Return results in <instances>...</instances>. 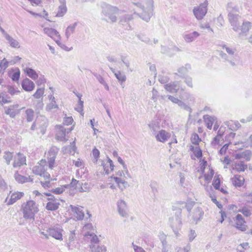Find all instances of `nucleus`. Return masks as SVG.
Instances as JSON below:
<instances>
[{"label":"nucleus","mask_w":252,"mask_h":252,"mask_svg":"<svg viewBox=\"0 0 252 252\" xmlns=\"http://www.w3.org/2000/svg\"><path fill=\"white\" fill-rule=\"evenodd\" d=\"M46 158L41 159L34 165L32 171L33 173L37 175H41L44 174L47 170L46 167L48 166L50 169H53L56 166V154L55 152L52 150H49L46 154Z\"/></svg>","instance_id":"1"},{"label":"nucleus","mask_w":252,"mask_h":252,"mask_svg":"<svg viewBox=\"0 0 252 252\" xmlns=\"http://www.w3.org/2000/svg\"><path fill=\"white\" fill-rule=\"evenodd\" d=\"M131 179V176L127 171L126 173L123 171H119L117 173V176H112L109 178L108 184L112 189H115L118 187L123 190L129 186V181Z\"/></svg>","instance_id":"2"},{"label":"nucleus","mask_w":252,"mask_h":252,"mask_svg":"<svg viewBox=\"0 0 252 252\" xmlns=\"http://www.w3.org/2000/svg\"><path fill=\"white\" fill-rule=\"evenodd\" d=\"M197 171L200 174L199 179H203L206 185H208L211 183L215 174L213 168L211 166L208 165L207 161L204 159L199 160V166Z\"/></svg>","instance_id":"3"},{"label":"nucleus","mask_w":252,"mask_h":252,"mask_svg":"<svg viewBox=\"0 0 252 252\" xmlns=\"http://www.w3.org/2000/svg\"><path fill=\"white\" fill-rule=\"evenodd\" d=\"M21 211L25 219L34 220L35 215L38 213L39 209L35 201L29 200L22 205Z\"/></svg>","instance_id":"4"},{"label":"nucleus","mask_w":252,"mask_h":252,"mask_svg":"<svg viewBox=\"0 0 252 252\" xmlns=\"http://www.w3.org/2000/svg\"><path fill=\"white\" fill-rule=\"evenodd\" d=\"M74 125L71 126L70 128H65L62 125L56 126V138L57 140L66 141V136L71 132L74 128Z\"/></svg>","instance_id":"5"},{"label":"nucleus","mask_w":252,"mask_h":252,"mask_svg":"<svg viewBox=\"0 0 252 252\" xmlns=\"http://www.w3.org/2000/svg\"><path fill=\"white\" fill-rule=\"evenodd\" d=\"M44 195L48 196L47 203L45 208L48 211H56L58 209L60 203L55 196L49 193H45Z\"/></svg>","instance_id":"6"},{"label":"nucleus","mask_w":252,"mask_h":252,"mask_svg":"<svg viewBox=\"0 0 252 252\" xmlns=\"http://www.w3.org/2000/svg\"><path fill=\"white\" fill-rule=\"evenodd\" d=\"M39 180L43 189H47L52 187V181H56L57 179L52 178L51 175L46 171L39 176Z\"/></svg>","instance_id":"7"},{"label":"nucleus","mask_w":252,"mask_h":252,"mask_svg":"<svg viewBox=\"0 0 252 252\" xmlns=\"http://www.w3.org/2000/svg\"><path fill=\"white\" fill-rule=\"evenodd\" d=\"M208 3L205 1L199 4V6L195 7L193 9V13L197 19L200 20L204 18L207 12V6Z\"/></svg>","instance_id":"8"},{"label":"nucleus","mask_w":252,"mask_h":252,"mask_svg":"<svg viewBox=\"0 0 252 252\" xmlns=\"http://www.w3.org/2000/svg\"><path fill=\"white\" fill-rule=\"evenodd\" d=\"M221 183V176L220 175H216L213 179L212 185L214 189L220 191L222 194H228V191L226 186H223L220 188Z\"/></svg>","instance_id":"9"},{"label":"nucleus","mask_w":252,"mask_h":252,"mask_svg":"<svg viewBox=\"0 0 252 252\" xmlns=\"http://www.w3.org/2000/svg\"><path fill=\"white\" fill-rule=\"evenodd\" d=\"M234 221L236 229L242 231H245L247 229L246 222L241 215H237L235 216Z\"/></svg>","instance_id":"10"},{"label":"nucleus","mask_w":252,"mask_h":252,"mask_svg":"<svg viewBox=\"0 0 252 252\" xmlns=\"http://www.w3.org/2000/svg\"><path fill=\"white\" fill-rule=\"evenodd\" d=\"M189 150L191 152L190 157L193 159L196 158L200 159L203 156L202 151L199 145H190Z\"/></svg>","instance_id":"11"},{"label":"nucleus","mask_w":252,"mask_h":252,"mask_svg":"<svg viewBox=\"0 0 252 252\" xmlns=\"http://www.w3.org/2000/svg\"><path fill=\"white\" fill-rule=\"evenodd\" d=\"M71 213L77 220H82L85 216L84 213L82 210L83 207L79 206L70 205Z\"/></svg>","instance_id":"12"},{"label":"nucleus","mask_w":252,"mask_h":252,"mask_svg":"<svg viewBox=\"0 0 252 252\" xmlns=\"http://www.w3.org/2000/svg\"><path fill=\"white\" fill-rule=\"evenodd\" d=\"M24 165H26V157L21 153H17L13 158V167L17 168Z\"/></svg>","instance_id":"13"},{"label":"nucleus","mask_w":252,"mask_h":252,"mask_svg":"<svg viewBox=\"0 0 252 252\" xmlns=\"http://www.w3.org/2000/svg\"><path fill=\"white\" fill-rule=\"evenodd\" d=\"M231 181L232 184L235 187L243 186L246 182L244 176L239 174L234 175L233 177L231 178Z\"/></svg>","instance_id":"14"},{"label":"nucleus","mask_w":252,"mask_h":252,"mask_svg":"<svg viewBox=\"0 0 252 252\" xmlns=\"http://www.w3.org/2000/svg\"><path fill=\"white\" fill-rule=\"evenodd\" d=\"M103 170L106 174H109L113 171L114 168V165L112 160L110 158L103 160L102 162Z\"/></svg>","instance_id":"15"},{"label":"nucleus","mask_w":252,"mask_h":252,"mask_svg":"<svg viewBox=\"0 0 252 252\" xmlns=\"http://www.w3.org/2000/svg\"><path fill=\"white\" fill-rule=\"evenodd\" d=\"M24 195V193L23 192L18 191L13 192L9 198H7V204L11 205L15 203L17 200L21 199Z\"/></svg>","instance_id":"16"},{"label":"nucleus","mask_w":252,"mask_h":252,"mask_svg":"<svg viewBox=\"0 0 252 252\" xmlns=\"http://www.w3.org/2000/svg\"><path fill=\"white\" fill-rule=\"evenodd\" d=\"M43 31L48 36L53 38L55 41L58 42L60 39V35L56 30L50 28H45Z\"/></svg>","instance_id":"17"},{"label":"nucleus","mask_w":252,"mask_h":252,"mask_svg":"<svg viewBox=\"0 0 252 252\" xmlns=\"http://www.w3.org/2000/svg\"><path fill=\"white\" fill-rule=\"evenodd\" d=\"M22 88L26 91H32L35 88V84L29 78L24 79L21 83Z\"/></svg>","instance_id":"18"},{"label":"nucleus","mask_w":252,"mask_h":252,"mask_svg":"<svg viewBox=\"0 0 252 252\" xmlns=\"http://www.w3.org/2000/svg\"><path fill=\"white\" fill-rule=\"evenodd\" d=\"M170 134L166 130L162 129L158 131V132L156 136V139L160 142L164 143L170 137Z\"/></svg>","instance_id":"19"},{"label":"nucleus","mask_w":252,"mask_h":252,"mask_svg":"<svg viewBox=\"0 0 252 252\" xmlns=\"http://www.w3.org/2000/svg\"><path fill=\"white\" fill-rule=\"evenodd\" d=\"M251 153L250 150L241 152L234 155V158L235 159H245L246 160H250Z\"/></svg>","instance_id":"20"},{"label":"nucleus","mask_w":252,"mask_h":252,"mask_svg":"<svg viewBox=\"0 0 252 252\" xmlns=\"http://www.w3.org/2000/svg\"><path fill=\"white\" fill-rule=\"evenodd\" d=\"M63 230L60 229H50L49 231V234L57 240L63 239Z\"/></svg>","instance_id":"21"},{"label":"nucleus","mask_w":252,"mask_h":252,"mask_svg":"<svg viewBox=\"0 0 252 252\" xmlns=\"http://www.w3.org/2000/svg\"><path fill=\"white\" fill-rule=\"evenodd\" d=\"M247 169L248 165L244 161H240L234 164L233 169L239 173L240 172H244Z\"/></svg>","instance_id":"22"},{"label":"nucleus","mask_w":252,"mask_h":252,"mask_svg":"<svg viewBox=\"0 0 252 252\" xmlns=\"http://www.w3.org/2000/svg\"><path fill=\"white\" fill-rule=\"evenodd\" d=\"M203 119L207 127L209 129H211L215 120L214 118L212 117V116L206 115L204 116Z\"/></svg>","instance_id":"23"},{"label":"nucleus","mask_w":252,"mask_h":252,"mask_svg":"<svg viewBox=\"0 0 252 252\" xmlns=\"http://www.w3.org/2000/svg\"><path fill=\"white\" fill-rule=\"evenodd\" d=\"M25 74L32 79H36L38 77V74L36 71L32 68L27 67L24 69Z\"/></svg>","instance_id":"24"},{"label":"nucleus","mask_w":252,"mask_h":252,"mask_svg":"<svg viewBox=\"0 0 252 252\" xmlns=\"http://www.w3.org/2000/svg\"><path fill=\"white\" fill-rule=\"evenodd\" d=\"M67 10L65 3H62L59 7L56 16L59 17H63L66 13Z\"/></svg>","instance_id":"25"},{"label":"nucleus","mask_w":252,"mask_h":252,"mask_svg":"<svg viewBox=\"0 0 252 252\" xmlns=\"http://www.w3.org/2000/svg\"><path fill=\"white\" fill-rule=\"evenodd\" d=\"M191 145H199L200 142L201 141V139L199 138V136L196 133L191 134L190 138Z\"/></svg>","instance_id":"26"},{"label":"nucleus","mask_w":252,"mask_h":252,"mask_svg":"<svg viewBox=\"0 0 252 252\" xmlns=\"http://www.w3.org/2000/svg\"><path fill=\"white\" fill-rule=\"evenodd\" d=\"M224 128H222V127L220 128L219 130L218 131V135L216 137H215L212 142V144L213 145H217L219 144V143L218 142V140H219L220 139H222V136L224 133Z\"/></svg>","instance_id":"27"},{"label":"nucleus","mask_w":252,"mask_h":252,"mask_svg":"<svg viewBox=\"0 0 252 252\" xmlns=\"http://www.w3.org/2000/svg\"><path fill=\"white\" fill-rule=\"evenodd\" d=\"M199 35V33L194 32L192 33L186 34L185 38L187 42H190L193 41L195 38L198 37Z\"/></svg>","instance_id":"28"},{"label":"nucleus","mask_w":252,"mask_h":252,"mask_svg":"<svg viewBox=\"0 0 252 252\" xmlns=\"http://www.w3.org/2000/svg\"><path fill=\"white\" fill-rule=\"evenodd\" d=\"M68 186V185H67L61 186L60 187L52 189L51 192L55 194H62L63 192L65 191V189L67 188Z\"/></svg>","instance_id":"29"},{"label":"nucleus","mask_w":252,"mask_h":252,"mask_svg":"<svg viewBox=\"0 0 252 252\" xmlns=\"http://www.w3.org/2000/svg\"><path fill=\"white\" fill-rule=\"evenodd\" d=\"M44 93V88H38L37 89L35 93L33 94V96L35 99H42L43 97Z\"/></svg>","instance_id":"30"},{"label":"nucleus","mask_w":252,"mask_h":252,"mask_svg":"<svg viewBox=\"0 0 252 252\" xmlns=\"http://www.w3.org/2000/svg\"><path fill=\"white\" fill-rule=\"evenodd\" d=\"M26 115L27 120L28 121H32L34 118V110L32 109H28L26 110Z\"/></svg>","instance_id":"31"},{"label":"nucleus","mask_w":252,"mask_h":252,"mask_svg":"<svg viewBox=\"0 0 252 252\" xmlns=\"http://www.w3.org/2000/svg\"><path fill=\"white\" fill-rule=\"evenodd\" d=\"M3 158L6 161L7 164H9L12 159H13V153L11 152L7 151L5 152L3 155Z\"/></svg>","instance_id":"32"},{"label":"nucleus","mask_w":252,"mask_h":252,"mask_svg":"<svg viewBox=\"0 0 252 252\" xmlns=\"http://www.w3.org/2000/svg\"><path fill=\"white\" fill-rule=\"evenodd\" d=\"M119 213L124 216L126 214V205L124 202H120L118 205Z\"/></svg>","instance_id":"33"},{"label":"nucleus","mask_w":252,"mask_h":252,"mask_svg":"<svg viewBox=\"0 0 252 252\" xmlns=\"http://www.w3.org/2000/svg\"><path fill=\"white\" fill-rule=\"evenodd\" d=\"M165 89L170 93H176L178 89L177 85L174 84H169L165 85Z\"/></svg>","instance_id":"34"},{"label":"nucleus","mask_w":252,"mask_h":252,"mask_svg":"<svg viewBox=\"0 0 252 252\" xmlns=\"http://www.w3.org/2000/svg\"><path fill=\"white\" fill-rule=\"evenodd\" d=\"M210 197L211 198L213 203L216 204L219 209H222L223 206L222 204L220 202L218 201V200L217 199V196L216 195H210Z\"/></svg>","instance_id":"35"},{"label":"nucleus","mask_w":252,"mask_h":252,"mask_svg":"<svg viewBox=\"0 0 252 252\" xmlns=\"http://www.w3.org/2000/svg\"><path fill=\"white\" fill-rule=\"evenodd\" d=\"M240 212L246 217H249L252 214V210L247 207H244Z\"/></svg>","instance_id":"36"},{"label":"nucleus","mask_w":252,"mask_h":252,"mask_svg":"<svg viewBox=\"0 0 252 252\" xmlns=\"http://www.w3.org/2000/svg\"><path fill=\"white\" fill-rule=\"evenodd\" d=\"M85 236H90L91 242L94 244H97L99 242L98 237L94 234H86Z\"/></svg>","instance_id":"37"},{"label":"nucleus","mask_w":252,"mask_h":252,"mask_svg":"<svg viewBox=\"0 0 252 252\" xmlns=\"http://www.w3.org/2000/svg\"><path fill=\"white\" fill-rule=\"evenodd\" d=\"M15 178L20 183H25L27 180V179L25 176L18 174L15 175Z\"/></svg>","instance_id":"38"},{"label":"nucleus","mask_w":252,"mask_h":252,"mask_svg":"<svg viewBox=\"0 0 252 252\" xmlns=\"http://www.w3.org/2000/svg\"><path fill=\"white\" fill-rule=\"evenodd\" d=\"M115 76L121 83L124 82L126 80V77L121 72H118L115 73Z\"/></svg>","instance_id":"39"},{"label":"nucleus","mask_w":252,"mask_h":252,"mask_svg":"<svg viewBox=\"0 0 252 252\" xmlns=\"http://www.w3.org/2000/svg\"><path fill=\"white\" fill-rule=\"evenodd\" d=\"M9 43L11 46L13 48H18L20 47L19 43L13 38L9 39Z\"/></svg>","instance_id":"40"},{"label":"nucleus","mask_w":252,"mask_h":252,"mask_svg":"<svg viewBox=\"0 0 252 252\" xmlns=\"http://www.w3.org/2000/svg\"><path fill=\"white\" fill-rule=\"evenodd\" d=\"M8 63L6 59H3L0 63V71H3L6 68H7Z\"/></svg>","instance_id":"41"},{"label":"nucleus","mask_w":252,"mask_h":252,"mask_svg":"<svg viewBox=\"0 0 252 252\" xmlns=\"http://www.w3.org/2000/svg\"><path fill=\"white\" fill-rule=\"evenodd\" d=\"M7 90L8 92L12 95H14L20 92V91L15 89L13 87H12V86H8Z\"/></svg>","instance_id":"42"},{"label":"nucleus","mask_w":252,"mask_h":252,"mask_svg":"<svg viewBox=\"0 0 252 252\" xmlns=\"http://www.w3.org/2000/svg\"><path fill=\"white\" fill-rule=\"evenodd\" d=\"M230 143L226 144L223 146L222 147H221L219 151V153L220 155H224L226 153L227 150L228 148V146L229 145Z\"/></svg>","instance_id":"43"},{"label":"nucleus","mask_w":252,"mask_h":252,"mask_svg":"<svg viewBox=\"0 0 252 252\" xmlns=\"http://www.w3.org/2000/svg\"><path fill=\"white\" fill-rule=\"evenodd\" d=\"M73 119L71 117V116H69V117L65 118L63 121V124L68 126L71 125L73 123Z\"/></svg>","instance_id":"44"},{"label":"nucleus","mask_w":252,"mask_h":252,"mask_svg":"<svg viewBox=\"0 0 252 252\" xmlns=\"http://www.w3.org/2000/svg\"><path fill=\"white\" fill-rule=\"evenodd\" d=\"M20 76V72L19 70H17V71L14 72L12 74L11 79L14 81H17L19 80Z\"/></svg>","instance_id":"45"},{"label":"nucleus","mask_w":252,"mask_h":252,"mask_svg":"<svg viewBox=\"0 0 252 252\" xmlns=\"http://www.w3.org/2000/svg\"><path fill=\"white\" fill-rule=\"evenodd\" d=\"M93 155L94 158H95L96 161H97L99 157V151H98V150L94 148L93 150Z\"/></svg>","instance_id":"46"},{"label":"nucleus","mask_w":252,"mask_h":252,"mask_svg":"<svg viewBox=\"0 0 252 252\" xmlns=\"http://www.w3.org/2000/svg\"><path fill=\"white\" fill-rule=\"evenodd\" d=\"M32 6H38L41 3L42 0H28Z\"/></svg>","instance_id":"47"},{"label":"nucleus","mask_w":252,"mask_h":252,"mask_svg":"<svg viewBox=\"0 0 252 252\" xmlns=\"http://www.w3.org/2000/svg\"><path fill=\"white\" fill-rule=\"evenodd\" d=\"M220 214L221 215V219L220 220H218V221L221 223V222L224 220L226 215L225 212L222 210L220 211Z\"/></svg>","instance_id":"48"},{"label":"nucleus","mask_w":252,"mask_h":252,"mask_svg":"<svg viewBox=\"0 0 252 252\" xmlns=\"http://www.w3.org/2000/svg\"><path fill=\"white\" fill-rule=\"evenodd\" d=\"M221 161L222 162V163L223 164L228 165L230 163L231 159H230V158H229V157L228 156H226L224 157L223 159H222L221 160Z\"/></svg>","instance_id":"49"},{"label":"nucleus","mask_w":252,"mask_h":252,"mask_svg":"<svg viewBox=\"0 0 252 252\" xmlns=\"http://www.w3.org/2000/svg\"><path fill=\"white\" fill-rule=\"evenodd\" d=\"M133 247L135 252H145V250L140 247L133 245Z\"/></svg>","instance_id":"50"},{"label":"nucleus","mask_w":252,"mask_h":252,"mask_svg":"<svg viewBox=\"0 0 252 252\" xmlns=\"http://www.w3.org/2000/svg\"><path fill=\"white\" fill-rule=\"evenodd\" d=\"M83 103H84V102H83V101H82V100H79L78 104L79 105V108L78 109H76V110L78 112H82L83 108Z\"/></svg>","instance_id":"51"},{"label":"nucleus","mask_w":252,"mask_h":252,"mask_svg":"<svg viewBox=\"0 0 252 252\" xmlns=\"http://www.w3.org/2000/svg\"><path fill=\"white\" fill-rule=\"evenodd\" d=\"M74 164L76 167H81L83 165V161L81 159L78 158L75 161Z\"/></svg>","instance_id":"52"},{"label":"nucleus","mask_w":252,"mask_h":252,"mask_svg":"<svg viewBox=\"0 0 252 252\" xmlns=\"http://www.w3.org/2000/svg\"><path fill=\"white\" fill-rule=\"evenodd\" d=\"M106 251V249L104 246L98 247L95 251V252H105Z\"/></svg>","instance_id":"53"},{"label":"nucleus","mask_w":252,"mask_h":252,"mask_svg":"<svg viewBox=\"0 0 252 252\" xmlns=\"http://www.w3.org/2000/svg\"><path fill=\"white\" fill-rule=\"evenodd\" d=\"M6 113L7 114L10 115L11 116H14L15 115V112L12 109L8 108L6 109Z\"/></svg>","instance_id":"54"},{"label":"nucleus","mask_w":252,"mask_h":252,"mask_svg":"<svg viewBox=\"0 0 252 252\" xmlns=\"http://www.w3.org/2000/svg\"><path fill=\"white\" fill-rule=\"evenodd\" d=\"M228 209L230 210L236 211L237 209V206L235 204H231L228 206Z\"/></svg>","instance_id":"55"},{"label":"nucleus","mask_w":252,"mask_h":252,"mask_svg":"<svg viewBox=\"0 0 252 252\" xmlns=\"http://www.w3.org/2000/svg\"><path fill=\"white\" fill-rule=\"evenodd\" d=\"M78 183V181L76 180L75 179H72L71 181L70 185L71 186H75L77 185Z\"/></svg>","instance_id":"56"},{"label":"nucleus","mask_w":252,"mask_h":252,"mask_svg":"<svg viewBox=\"0 0 252 252\" xmlns=\"http://www.w3.org/2000/svg\"><path fill=\"white\" fill-rule=\"evenodd\" d=\"M91 123L92 127L93 128V129H94V134H97V131H98V129H96V128H95V127H94V124H93V120H91Z\"/></svg>","instance_id":"57"},{"label":"nucleus","mask_w":252,"mask_h":252,"mask_svg":"<svg viewBox=\"0 0 252 252\" xmlns=\"http://www.w3.org/2000/svg\"><path fill=\"white\" fill-rule=\"evenodd\" d=\"M71 146L72 147V150L74 151H76V146L75 141H73V142H72L71 143Z\"/></svg>","instance_id":"58"},{"label":"nucleus","mask_w":252,"mask_h":252,"mask_svg":"<svg viewBox=\"0 0 252 252\" xmlns=\"http://www.w3.org/2000/svg\"><path fill=\"white\" fill-rule=\"evenodd\" d=\"M117 159L120 164H121L123 165H124L125 164V162H124V160L122 159V158H120V157H118Z\"/></svg>","instance_id":"59"},{"label":"nucleus","mask_w":252,"mask_h":252,"mask_svg":"<svg viewBox=\"0 0 252 252\" xmlns=\"http://www.w3.org/2000/svg\"><path fill=\"white\" fill-rule=\"evenodd\" d=\"M169 98L170 99H171L172 100V102H175V103H177L178 102H179V99H177V98H174L173 97H172V96H170L169 97Z\"/></svg>","instance_id":"60"},{"label":"nucleus","mask_w":252,"mask_h":252,"mask_svg":"<svg viewBox=\"0 0 252 252\" xmlns=\"http://www.w3.org/2000/svg\"><path fill=\"white\" fill-rule=\"evenodd\" d=\"M243 26L246 27H247L248 29H249V28L251 27V23H250L249 22H245L243 24Z\"/></svg>","instance_id":"61"},{"label":"nucleus","mask_w":252,"mask_h":252,"mask_svg":"<svg viewBox=\"0 0 252 252\" xmlns=\"http://www.w3.org/2000/svg\"><path fill=\"white\" fill-rule=\"evenodd\" d=\"M0 100L3 103H7L8 101L6 99H3V95H2L1 94L0 95Z\"/></svg>","instance_id":"62"},{"label":"nucleus","mask_w":252,"mask_h":252,"mask_svg":"<svg viewBox=\"0 0 252 252\" xmlns=\"http://www.w3.org/2000/svg\"><path fill=\"white\" fill-rule=\"evenodd\" d=\"M226 50L228 53L232 54L233 53V51L231 48H226Z\"/></svg>","instance_id":"63"},{"label":"nucleus","mask_w":252,"mask_h":252,"mask_svg":"<svg viewBox=\"0 0 252 252\" xmlns=\"http://www.w3.org/2000/svg\"><path fill=\"white\" fill-rule=\"evenodd\" d=\"M248 245H249V244H248V243H247V242L246 243H243L242 244H241V246L243 248L247 247L248 246Z\"/></svg>","instance_id":"64"}]
</instances>
